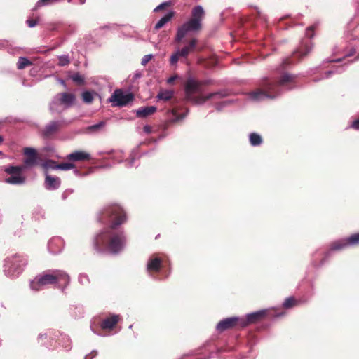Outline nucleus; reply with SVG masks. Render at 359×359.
<instances>
[{
    "label": "nucleus",
    "instance_id": "1",
    "mask_svg": "<svg viewBox=\"0 0 359 359\" xmlns=\"http://www.w3.org/2000/svg\"><path fill=\"white\" fill-rule=\"evenodd\" d=\"M97 219L102 224H111L95 236L93 243L95 250L113 255L120 254L127 242L126 233L120 227L127 220L124 209L117 203L106 205L97 212Z\"/></svg>",
    "mask_w": 359,
    "mask_h": 359
},
{
    "label": "nucleus",
    "instance_id": "2",
    "mask_svg": "<svg viewBox=\"0 0 359 359\" xmlns=\"http://www.w3.org/2000/svg\"><path fill=\"white\" fill-rule=\"evenodd\" d=\"M297 77L295 74L285 72L277 80L264 78L259 83L260 88L250 93V97L254 101L276 99L284 93L296 88Z\"/></svg>",
    "mask_w": 359,
    "mask_h": 359
},
{
    "label": "nucleus",
    "instance_id": "3",
    "mask_svg": "<svg viewBox=\"0 0 359 359\" xmlns=\"http://www.w3.org/2000/svg\"><path fill=\"white\" fill-rule=\"evenodd\" d=\"M70 283L69 276L62 270H48L37 275L30 281V288L33 291H39L49 285L59 284L58 288L62 292Z\"/></svg>",
    "mask_w": 359,
    "mask_h": 359
},
{
    "label": "nucleus",
    "instance_id": "4",
    "mask_svg": "<svg viewBox=\"0 0 359 359\" xmlns=\"http://www.w3.org/2000/svg\"><path fill=\"white\" fill-rule=\"evenodd\" d=\"M205 11L201 5L195 6L191 10V18L177 27L175 38L176 43H180L191 33H197L202 28V20Z\"/></svg>",
    "mask_w": 359,
    "mask_h": 359
},
{
    "label": "nucleus",
    "instance_id": "5",
    "mask_svg": "<svg viewBox=\"0 0 359 359\" xmlns=\"http://www.w3.org/2000/svg\"><path fill=\"white\" fill-rule=\"evenodd\" d=\"M27 264V257L19 253L7 257L4 261L3 271L9 278H18Z\"/></svg>",
    "mask_w": 359,
    "mask_h": 359
},
{
    "label": "nucleus",
    "instance_id": "6",
    "mask_svg": "<svg viewBox=\"0 0 359 359\" xmlns=\"http://www.w3.org/2000/svg\"><path fill=\"white\" fill-rule=\"evenodd\" d=\"M76 102V96L71 93H60L56 94L49 104V110L52 114H61L64 110L69 109Z\"/></svg>",
    "mask_w": 359,
    "mask_h": 359
},
{
    "label": "nucleus",
    "instance_id": "7",
    "mask_svg": "<svg viewBox=\"0 0 359 359\" xmlns=\"http://www.w3.org/2000/svg\"><path fill=\"white\" fill-rule=\"evenodd\" d=\"M305 36L306 38L301 41L299 46L294 52V55L299 58L306 56L313 48V43L311 39L314 36V26H310L306 28Z\"/></svg>",
    "mask_w": 359,
    "mask_h": 359
},
{
    "label": "nucleus",
    "instance_id": "8",
    "mask_svg": "<svg viewBox=\"0 0 359 359\" xmlns=\"http://www.w3.org/2000/svg\"><path fill=\"white\" fill-rule=\"evenodd\" d=\"M198 40L192 38L188 44L182 48H177L170 57V65L171 66L176 65L180 58H187L188 55L194 50L197 46Z\"/></svg>",
    "mask_w": 359,
    "mask_h": 359
},
{
    "label": "nucleus",
    "instance_id": "9",
    "mask_svg": "<svg viewBox=\"0 0 359 359\" xmlns=\"http://www.w3.org/2000/svg\"><path fill=\"white\" fill-rule=\"evenodd\" d=\"M134 100V95L130 93H125L122 89H116L108 99L109 102L112 103L113 107H125Z\"/></svg>",
    "mask_w": 359,
    "mask_h": 359
},
{
    "label": "nucleus",
    "instance_id": "10",
    "mask_svg": "<svg viewBox=\"0 0 359 359\" xmlns=\"http://www.w3.org/2000/svg\"><path fill=\"white\" fill-rule=\"evenodd\" d=\"M162 267L163 260L160 257L152 255L148 258L146 264V271L150 278L157 279L156 274L160 272Z\"/></svg>",
    "mask_w": 359,
    "mask_h": 359
},
{
    "label": "nucleus",
    "instance_id": "11",
    "mask_svg": "<svg viewBox=\"0 0 359 359\" xmlns=\"http://www.w3.org/2000/svg\"><path fill=\"white\" fill-rule=\"evenodd\" d=\"M62 122L59 120H52L45 124L40 130V134L43 139L48 140L56 135L62 128Z\"/></svg>",
    "mask_w": 359,
    "mask_h": 359
},
{
    "label": "nucleus",
    "instance_id": "12",
    "mask_svg": "<svg viewBox=\"0 0 359 359\" xmlns=\"http://www.w3.org/2000/svg\"><path fill=\"white\" fill-rule=\"evenodd\" d=\"M348 238H344L333 241L330 245L329 250L325 253L324 257L320 260V265H323L327 259L331 256V254L334 251H341L351 247L348 243Z\"/></svg>",
    "mask_w": 359,
    "mask_h": 359
},
{
    "label": "nucleus",
    "instance_id": "13",
    "mask_svg": "<svg viewBox=\"0 0 359 359\" xmlns=\"http://www.w3.org/2000/svg\"><path fill=\"white\" fill-rule=\"evenodd\" d=\"M238 326L241 327V318L232 316L221 320L216 325V330L222 332L228 329Z\"/></svg>",
    "mask_w": 359,
    "mask_h": 359
},
{
    "label": "nucleus",
    "instance_id": "14",
    "mask_svg": "<svg viewBox=\"0 0 359 359\" xmlns=\"http://www.w3.org/2000/svg\"><path fill=\"white\" fill-rule=\"evenodd\" d=\"M266 309H261L259 311L248 313L245 317H241V328L245 327L250 324H253L259 321L266 315Z\"/></svg>",
    "mask_w": 359,
    "mask_h": 359
},
{
    "label": "nucleus",
    "instance_id": "15",
    "mask_svg": "<svg viewBox=\"0 0 359 359\" xmlns=\"http://www.w3.org/2000/svg\"><path fill=\"white\" fill-rule=\"evenodd\" d=\"M205 83H202L195 80L194 79L189 77L185 85V93L187 96L190 99L191 95L194 93H201L202 92V85Z\"/></svg>",
    "mask_w": 359,
    "mask_h": 359
},
{
    "label": "nucleus",
    "instance_id": "16",
    "mask_svg": "<svg viewBox=\"0 0 359 359\" xmlns=\"http://www.w3.org/2000/svg\"><path fill=\"white\" fill-rule=\"evenodd\" d=\"M45 180H44V187L48 191L57 190L60 187L61 180L60 177L56 176H52L47 172H44Z\"/></svg>",
    "mask_w": 359,
    "mask_h": 359
},
{
    "label": "nucleus",
    "instance_id": "17",
    "mask_svg": "<svg viewBox=\"0 0 359 359\" xmlns=\"http://www.w3.org/2000/svg\"><path fill=\"white\" fill-rule=\"evenodd\" d=\"M64 248V241L60 237H54L49 240L48 249L50 253L56 255L60 253Z\"/></svg>",
    "mask_w": 359,
    "mask_h": 359
},
{
    "label": "nucleus",
    "instance_id": "18",
    "mask_svg": "<svg viewBox=\"0 0 359 359\" xmlns=\"http://www.w3.org/2000/svg\"><path fill=\"white\" fill-rule=\"evenodd\" d=\"M119 315L117 314H110V316L106 318H104L101 324L100 327L102 329H112L117 324L119 320Z\"/></svg>",
    "mask_w": 359,
    "mask_h": 359
},
{
    "label": "nucleus",
    "instance_id": "19",
    "mask_svg": "<svg viewBox=\"0 0 359 359\" xmlns=\"http://www.w3.org/2000/svg\"><path fill=\"white\" fill-rule=\"evenodd\" d=\"M90 158V155L83 151H75L67 156V159L72 161H86Z\"/></svg>",
    "mask_w": 359,
    "mask_h": 359
},
{
    "label": "nucleus",
    "instance_id": "20",
    "mask_svg": "<svg viewBox=\"0 0 359 359\" xmlns=\"http://www.w3.org/2000/svg\"><path fill=\"white\" fill-rule=\"evenodd\" d=\"M156 111L155 106H147L144 107H140L136 110V116L140 118H145Z\"/></svg>",
    "mask_w": 359,
    "mask_h": 359
},
{
    "label": "nucleus",
    "instance_id": "21",
    "mask_svg": "<svg viewBox=\"0 0 359 359\" xmlns=\"http://www.w3.org/2000/svg\"><path fill=\"white\" fill-rule=\"evenodd\" d=\"M4 181L9 184L21 185L25 183V178L21 174H17L6 178Z\"/></svg>",
    "mask_w": 359,
    "mask_h": 359
},
{
    "label": "nucleus",
    "instance_id": "22",
    "mask_svg": "<svg viewBox=\"0 0 359 359\" xmlns=\"http://www.w3.org/2000/svg\"><path fill=\"white\" fill-rule=\"evenodd\" d=\"M175 15L173 11H169L163 17H162L155 25L154 29H159L168 23Z\"/></svg>",
    "mask_w": 359,
    "mask_h": 359
},
{
    "label": "nucleus",
    "instance_id": "23",
    "mask_svg": "<svg viewBox=\"0 0 359 359\" xmlns=\"http://www.w3.org/2000/svg\"><path fill=\"white\" fill-rule=\"evenodd\" d=\"M250 144L252 147H259L263 142L262 136L257 133H251L249 135Z\"/></svg>",
    "mask_w": 359,
    "mask_h": 359
},
{
    "label": "nucleus",
    "instance_id": "24",
    "mask_svg": "<svg viewBox=\"0 0 359 359\" xmlns=\"http://www.w3.org/2000/svg\"><path fill=\"white\" fill-rule=\"evenodd\" d=\"M174 92L170 90L161 89L156 95L159 100L168 101L173 97Z\"/></svg>",
    "mask_w": 359,
    "mask_h": 359
},
{
    "label": "nucleus",
    "instance_id": "25",
    "mask_svg": "<svg viewBox=\"0 0 359 359\" xmlns=\"http://www.w3.org/2000/svg\"><path fill=\"white\" fill-rule=\"evenodd\" d=\"M105 126L104 121H100L96 124L89 126L84 130V133L92 135L97 133L100 129L102 128Z\"/></svg>",
    "mask_w": 359,
    "mask_h": 359
},
{
    "label": "nucleus",
    "instance_id": "26",
    "mask_svg": "<svg viewBox=\"0 0 359 359\" xmlns=\"http://www.w3.org/2000/svg\"><path fill=\"white\" fill-rule=\"evenodd\" d=\"M55 337H53V334L52 331H48L47 332L39 333L37 337L38 343H40L43 345L46 344V340L50 339L53 340Z\"/></svg>",
    "mask_w": 359,
    "mask_h": 359
},
{
    "label": "nucleus",
    "instance_id": "27",
    "mask_svg": "<svg viewBox=\"0 0 359 359\" xmlns=\"http://www.w3.org/2000/svg\"><path fill=\"white\" fill-rule=\"evenodd\" d=\"M57 162L53 159H47L41 163V167L44 169L45 172H47L48 170H57Z\"/></svg>",
    "mask_w": 359,
    "mask_h": 359
},
{
    "label": "nucleus",
    "instance_id": "28",
    "mask_svg": "<svg viewBox=\"0 0 359 359\" xmlns=\"http://www.w3.org/2000/svg\"><path fill=\"white\" fill-rule=\"evenodd\" d=\"M61 339L60 343L65 351H68L72 348V342L69 336L66 334H60Z\"/></svg>",
    "mask_w": 359,
    "mask_h": 359
},
{
    "label": "nucleus",
    "instance_id": "29",
    "mask_svg": "<svg viewBox=\"0 0 359 359\" xmlns=\"http://www.w3.org/2000/svg\"><path fill=\"white\" fill-rule=\"evenodd\" d=\"M24 168L22 166H14V165H8L4 168V170L10 175H17V174H21V172L23 171Z\"/></svg>",
    "mask_w": 359,
    "mask_h": 359
},
{
    "label": "nucleus",
    "instance_id": "30",
    "mask_svg": "<svg viewBox=\"0 0 359 359\" xmlns=\"http://www.w3.org/2000/svg\"><path fill=\"white\" fill-rule=\"evenodd\" d=\"M346 69V66L344 65L342 66H338L334 67L332 69L328 70L325 73L324 79H328L334 74H341L344 72Z\"/></svg>",
    "mask_w": 359,
    "mask_h": 359
},
{
    "label": "nucleus",
    "instance_id": "31",
    "mask_svg": "<svg viewBox=\"0 0 359 359\" xmlns=\"http://www.w3.org/2000/svg\"><path fill=\"white\" fill-rule=\"evenodd\" d=\"M188 113L189 109H187L185 112L180 114H177V112L175 110H172L171 114L172 115V118L170 119V122L176 123L183 120L187 116Z\"/></svg>",
    "mask_w": 359,
    "mask_h": 359
},
{
    "label": "nucleus",
    "instance_id": "32",
    "mask_svg": "<svg viewBox=\"0 0 359 359\" xmlns=\"http://www.w3.org/2000/svg\"><path fill=\"white\" fill-rule=\"evenodd\" d=\"M32 64V62L28 58L20 57L17 62V68L18 69H22Z\"/></svg>",
    "mask_w": 359,
    "mask_h": 359
},
{
    "label": "nucleus",
    "instance_id": "33",
    "mask_svg": "<svg viewBox=\"0 0 359 359\" xmlns=\"http://www.w3.org/2000/svg\"><path fill=\"white\" fill-rule=\"evenodd\" d=\"M71 79L79 85H83L85 83V78L80 73L76 72L70 76Z\"/></svg>",
    "mask_w": 359,
    "mask_h": 359
},
{
    "label": "nucleus",
    "instance_id": "34",
    "mask_svg": "<svg viewBox=\"0 0 359 359\" xmlns=\"http://www.w3.org/2000/svg\"><path fill=\"white\" fill-rule=\"evenodd\" d=\"M82 99L85 103L90 104L93 100V93L88 90L83 91L82 93Z\"/></svg>",
    "mask_w": 359,
    "mask_h": 359
},
{
    "label": "nucleus",
    "instance_id": "35",
    "mask_svg": "<svg viewBox=\"0 0 359 359\" xmlns=\"http://www.w3.org/2000/svg\"><path fill=\"white\" fill-rule=\"evenodd\" d=\"M57 170H69L71 169L75 168V165L72 163L66 162L57 163Z\"/></svg>",
    "mask_w": 359,
    "mask_h": 359
},
{
    "label": "nucleus",
    "instance_id": "36",
    "mask_svg": "<svg viewBox=\"0 0 359 359\" xmlns=\"http://www.w3.org/2000/svg\"><path fill=\"white\" fill-rule=\"evenodd\" d=\"M348 240V243L350 246H355L359 245V232L357 233H354L347 237Z\"/></svg>",
    "mask_w": 359,
    "mask_h": 359
},
{
    "label": "nucleus",
    "instance_id": "37",
    "mask_svg": "<svg viewBox=\"0 0 359 359\" xmlns=\"http://www.w3.org/2000/svg\"><path fill=\"white\" fill-rule=\"evenodd\" d=\"M215 97V96L214 93H211L208 94L205 97L196 98L194 100V102L196 104H203L204 102H205L207 100L213 99Z\"/></svg>",
    "mask_w": 359,
    "mask_h": 359
},
{
    "label": "nucleus",
    "instance_id": "38",
    "mask_svg": "<svg viewBox=\"0 0 359 359\" xmlns=\"http://www.w3.org/2000/svg\"><path fill=\"white\" fill-rule=\"evenodd\" d=\"M60 0H38V1L36 4V7H41V6H50L54 4L58 3Z\"/></svg>",
    "mask_w": 359,
    "mask_h": 359
},
{
    "label": "nucleus",
    "instance_id": "39",
    "mask_svg": "<svg viewBox=\"0 0 359 359\" xmlns=\"http://www.w3.org/2000/svg\"><path fill=\"white\" fill-rule=\"evenodd\" d=\"M295 303V299L292 297H289L286 298L285 300L283 302V306L285 309H290L294 306Z\"/></svg>",
    "mask_w": 359,
    "mask_h": 359
},
{
    "label": "nucleus",
    "instance_id": "40",
    "mask_svg": "<svg viewBox=\"0 0 359 359\" xmlns=\"http://www.w3.org/2000/svg\"><path fill=\"white\" fill-rule=\"evenodd\" d=\"M58 65L61 67H65L70 62L68 55H62L58 56Z\"/></svg>",
    "mask_w": 359,
    "mask_h": 359
},
{
    "label": "nucleus",
    "instance_id": "41",
    "mask_svg": "<svg viewBox=\"0 0 359 359\" xmlns=\"http://www.w3.org/2000/svg\"><path fill=\"white\" fill-rule=\"evenodd\" d=\"M233 103V100H225L215 104V109L218 111H222L224 108Z\"/></svg>",
    "mask_w": 359,
    "mask_h": 359
},
{
    "label": "nucleus",
    "instance_id": "42",
    "mask_svg": "<svg viewBox=\"0 0 359 359\" xmlns=\"http://www.w3.org/2000/svg\"><path fill=\"white\" fill-rule=\"evenodd\" d=\"M79 282L82 285H87L90 283V279L87 274L86 273H80L78 277Z\"/></svg>",
    "mask_w": 359,
    "mask_h": 359
},
{
    "label": "nucleus",
    "instance_id": "43",
    "mask_svg": "<svg viewBox=\"0 0 359 359\" xmlns=\"http://www.w3.org/2000/svg\"><path fill=\"white\" fill-rule=\"evenodd\" d=\"M24 154L28 157L37 156L36 150L32 147H26L24 150Z\"/></svg>",
    "mask_w": 359,
    "mask_h": 359
},
{
    "label": "nucleus",
    "instance_id": "44",
    "mask_svg": "<svg viewBox=\"0 0 359 359\" xmlns=\"http://www.w3.org/2000/svg\"><path fill=\"white\" fill-rule=\"evenodd\" d=\"M37 156L27 157L24 160V163L27 165H34L37 163Z\"/></svg>",
    "mask_w": 359,
    "mask_h": 359
},
{
    "label": "nucleus",
    "instance_id": "45",
    "mask_svg": "<svg viewBox=\"0 0 359 359\" xmlns=\"http://www.w3.org/2000/svg\"><path fill=\"white\" fill-rule=\"evenodd\" d=\"M137 158V157H136V156H133L132 155H130V158H129V159L126 160V166L127 168H133V167H134V166H136V165H135V160H136V158Z\"/></svg>",
    "mask_w": 359,
    "mask_h": 359
},
{
    "label": "nucleus",
    "instance_id": "46",
    "mask_svg": "<svg viewBox=\"0 0 359 359\" xmlns=\"http://www.w3.org/2000/svg\"><path fill=\"white\" fill-rule=\"evenodd\" d=\"M153 56L154 55L152 54H147L144 55L141 60V65L145 66L149 62V61L151 60Z\"/></svg>",
    "mask_w": 359,
    "mask_h": 359
},
{
    "label": "nucleus",
    "instance_id": "47",
    "mask_svg": "<svg viewBox=\"0 0 359 359\" xmlns=\"http://www.w3.org/2000/svg\"><path fill=\"white\" fill-rule=\"evenodd\" d=\"M74 193V189H67L63 191V193L61 195V198L63 201H65L69 196H70L72 194Z\"/></svg>",
    "mask_w": 359,
    "mask_h": 359
},
{
    "label": "nucleus",
    "instance_id": "48",
    "mask_svg": "<svg viewBox=\"0 0 359 359\" xmlns=\"http://www.w3.org/2000/svg\"><path fill=\"white\" fill-rule=\"evenodd\" d=\"M144 144V142H140L138 145H137L135 148H133L131 151V153H130V155H132L133 156H136L137 158H139L140 156H139V148L140 147V145Z\"/></svg>",
    "mask_w": 359,
    "mask_h": 359
},
{
    "label": "nucleus",
    "instance_id": "49",
    "mask_svg": "<svg viewBox=\"0 0 359 359\" xmlns=\"http://www.w3.org/2000/svg\"><path fill=\"white\" fill-rule=\"evenodd\" d=\"M215 97L222 98L228 96L229 93L226 90H222L214 93Z\"/></svg>",
    "mask_w": 359,
    "mask_h": 359
},
{
    "label": "nucleus",
    "instance_id": "50",
    "mask_svg": "<svg viewBox=\"0 0 359 359\" xmlns=\"http://www.w3.org/2000/svg\"><path fill=\"white\" fill-rule=\"evenodd\" d=\"M170 1H164L163 3H161V4H159L158 6H156L154 9V12H158L163 8H165L166 6H168L170 5Z\"/></svg>",
    "mask_w": 359,
    "mask_h": 359
},
{
    "label": "nucleus",
    "instance_id": "51",
    "mask_svg": "<svg viewBox=\"0 0 359 359\" xmlns=\"http://www.w3.org/2000/svg\"><path fill=\"white\" fill-rule=\"evenodd\" d=\"M26 23L29 27L32 28L38 24V21L33 19H28L27 20Z\"/></svg>",
    "mask_w": 359,
    "mask_h": 359
},
{
    "label": "nucleus",
    "instance_id": "52",
    "mask_svg": "<svg viewBox=\"0 0 359 359\" xmlns=\"http://www.w3.org/2000/svg\"><path fill=\"white\" fill-rule=\"evenodd\" d=\"M97 355V351H93L90 353L87 354L84 359H93L94 357H95Z\"/></svg>",
    "mask_w": 359,
    "mask_h": 359
},
{
    "label": "nucleus",
    "instance_id": "53",
    "mask_svg": "<svg viewBox=\"0 0 359 359\" xmlns=\"http://www.w3.org/2000/svg\"><path fill=\"white\" fill-rule=\"evenodd\" d=\"M351 127L355 130H359V119L355 120L352 124Z\"/></svg>",
    "mask_w": 359,
    "mask_h": 359
},
{
    "label": "nucleus",
    "instance_id": "54",
    "mask_svg": "<svg viewBox=\"0 0 359 359\" xmlns=\"http://www.w3.org/2000/svg\"><path fill=\"white\" fill-rule=\"evenodd\" d=\"M143 130L144 133L149 134L151 133V128L149 125H145L143 128Z\"/></svg>",
    "mask_w": 359,
    "mask_h": 359
},
{
    "label": "nucleus",
    "instance_id": "55",
    "mask_svg": "<svg viewBox=\"0 0 359 359\" xmlns=\"http://www.w3.org/2000/svg\"><path fill=\"white\" fill-rule=\"evenodd\" d=\"M141 76H142V74L140 72H137L134 74L133 79H140Z\"/></svg>",
    "mask_w": 359,
    "mask_h": 359
},
{
    "label": "nucleus",
    "instance_id": "56",
    "mask_svg": "<svg viewBox=\"0 0 359 359\" xmlns=\"http://www.w3.org/2000/svg\"><path fill=\"white\" fill-rule=\"evenodd\" d=\"M36 211H39V213L41 215V217H43V215H44V210L42 208H38L36 209L35 212Z\"/></svg>",
    "mask_w": 359,
    "mask_h": 359
},
{
    "label": "nucleus",
    "instance_id": "57",
    "mask_svg": "<svg viewBox=\"0 0 359 359\" xmlns=\"http://www.w3.org/2000/svg\"><path fill=\"white\" fill-rule=\"evenodd\" d=\"M176 79V76H171L170 77L168 80H167V82L168 83H172Z\"/></svg>",
    "mask_w": 359,
    "mask_h": 359
},
{
    "label": "nucleus",
    "instance_id": "58",
    "mask_svg": "<svg viewBox=\"0 0 359 359\" xmlns=\"http://www.w3.org/2000/svg\"><path fill=\"white\" fill-rule=\"evenodd\" d=\"M86 0H76L77 4L83 5L86 3Z\"/></svg>",
    "mask_w": 359,
    "mask_h": 359
},
{
    "label": "nucleus",
    "instance_id": "59",
    "mask_svg": "<svg viewBox=\"0 0 359 359\" xmlns=\"http://www.w3.org/2000/svg\"><path fill=\"white\" fill-rule=\"evenodd\" d=\"M284 316V313H278L276 314V318H279V317H281V316Z\"/></svg>",
    "mask_w": 359,
    "mask_h": 359
},
{
    "label": "nucleus",
    "instance_id": "60",
    "mask_svg": "<svg viewBox=\"0 0 359 359\" xmlns=\"http://www.w3.org/2000/svg\"><path fill=\"white\" fill-rule=\"evenodd\" d=\"M324 79L323 77H321V78H315V79H313V81H314V82H318V81H320V80H322V79Z\"/></svg>",
    "mask_w": 359,
    "mask_h": 359
},
{
    "label": "nucleus",
    "instance_id": "61",
    "mask_svg": "<svg viewBox=\"0 0 359 359\" xmlns=\"http://www.w3.org/2000/svg\"><path fill=\"white\" fill-rule=\"evenodd\" d=\"M67 1L73 4H77L76 0H67Z\"/></svg>",
    "mask_w": 359,
    "mask_h": 359
},
{
    "label": "nucleus",
    "instance_id": "62",
    "mask_svg": "<svg viewBox=\"0 0 359 359\" xmlns=\"http://www.w3.org/2000/svg\"><path fill=\"white\" fill-rule=\"evenodd\" d=\"M90 329H91L92 332H94V334H97V335H99V336H100V335H101L100 333H98V332H97L95 330H94V329L93 328V327H92V326L90 327Z\"/></svg>",
    "mask_w": 359,
    "mask_h": 359
},
{
    "label": "nucleus",
    "instance_id": "63",
    "mask_svg": "<svg viewBox=\"0 0 359 359\" xmlns=\"http://www.w3.org/2000/svg\"><path fill=\"white\" fill-rule=\"evenodd\" d=\"M341 58H339V59H336V60H332V62H341Z\"/></svg>",
    "mask_w": 359,
    "mask_h": 359
},
{
    "label": "nucleus",
    "instance_id": "64",
    "mask_svg": "<svg viewBox=\"0 0 359 359\" xmlns=\"http://www.w3.org/2000/svg\"><path fill=\"white\" fill-rule=\"evenodd\" d=\"M74 172L76 175H79V171L77 169H75V170H74Z\"/></svg>",
    "mask_w": 359,
    "mask_h": 359
}]
</instances>
